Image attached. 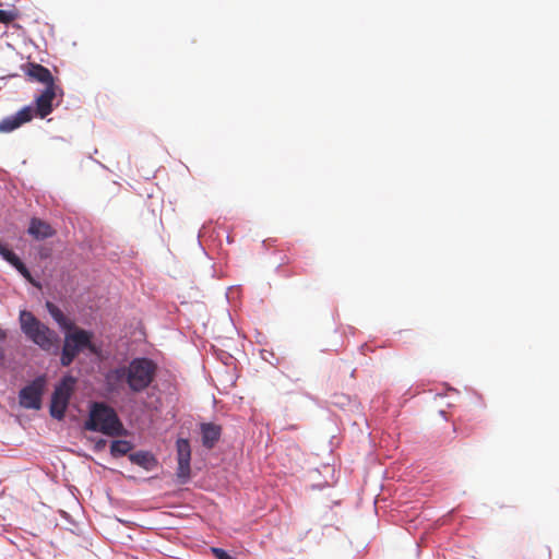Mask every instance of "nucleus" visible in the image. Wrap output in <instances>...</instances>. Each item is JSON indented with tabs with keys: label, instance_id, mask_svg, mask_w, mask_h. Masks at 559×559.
I'll return each instance as SVG.
<instances>
[{
	"label": "nucleus",
	"instance_id": "obj_13",
	"mask_svg": "<svg viewBox=\"0 0 559 559\" xmlns=\"http://www.w3.org/2000/svg\"><path fill=\"white\" fill-rule=\"evenodd\" d=\"M129 459L132 463L145 468L146 471L153 469L156 465L154 456L146 451L131 453Z\"/></svg>",
	"mask_w": 559,
	"mask_h": 559
},
{
	"label": "nucleus",
	"instance_id": "obj_8",
	"mask_svg": "<svg viewBox=\"0 0 559 559\" xmlns=\"http://www.w3.org/2000/svg\"><path fill=\"white\" fill-rule=\"evenodd\" d=\"M58 93L62 95V91L58 85H49L35 98L36 109L35 112L40 118H45L52 111V100L57 97Z\"/></svg>",
	"mask_w": 559,
	"mask_h": 559
},
{
	"label": "nucleus",
	"instance_id": "obj_14",
	"mask_svg": "<svg viewBox=\"0 0 559 559\" xmlns=\"http://www.w3.org/2000/svg\"><path fill=\"white\" fill-rule=\"evenodd\" d=\"M106 381L111 386L117 385V384L121 383L122 381L128 382V368L120 367V368L110 370L106 376Z\"/></svg>",
	"mask_w": 559,
	"mask_h": 559
},
{
	"label": "nucleus",
	"instance_id": "obj_20",
	"mask_svg": "<svg viewBox=\"0 0 559 559\" xmlns=\"http://www.w3.org/2000/svg\"><path fill=\"white\" fill-rule=\"evenodd\" d=\"M20 273L21 275L27 280L29 283L34 284V280L28 271V269L25 266V264L20 260V258L17 259L16 262H14L12 264Z\"/></svg>",
	"mask_w": 559,
	"mask_h": 559
},
{
	"label": "nucleus",
	"instance_id": "obj_16",
	"mask_svg": "<svg viewBox=\"0 0 559 559\" xmlns=\"http://www.w3.org/2000/svg\"><path fill=\"white\" fill-rule=\"evenodd\" d=\"M33 108L31 106H26L19 110L14 117L20 123V126H22L23 123L28 122L33 119Z\"/></svg>",
	"mask_w": 559,
	"mask_h": 559
},
{
	"label": "nucleus",
	"instance_id": "obj_18",
	"mask_svg": "<svg viewBox=\"0 0 559 559\" xmlns=\"http://www.w3.org/2000/svg\"><path fill=\"white\" fill-rule=\"evenodd\" d=\"M0 254L1 257L8 261L11 265L17 261L19 257L9 248L0 242Z\"/></svg>",
	"mask_w": 559,
	"mask_h": 559
},
{
	"label": "nucleus",
	"instance_id": "obj_4",
	"mask_svg": "<svg viewBox=\"0 0 559 559\" xmlns=\"http://www.w3.org/2000/svg\"><path fill=\"white\" fill-rule=\"evenodd\" d=\"M76 379L72 376H64L56 385L51 395L50 416L58 420H62L66 415L70 399L74 392Z\"/></svg>",
	"mask_w": 559,
	"mask_h": 559
},
{
	"label": "nucleus",
	"instance_id": "obj_2",
	"mask_svg": "<svg viewBox=\"0 0 559 559\" xmlns=\"http://www.w3.org/2000/svg\"><path fill=\"white\" fill-rule=\"evenodd\" d=\"M85 429L102 432L110 437L120 436L123 432L122 423L116 411L105 403L99 402L92 404L88 419L85 423Z\"/></svg>",
	"mask_w": 559,
	"mask_h": 559
},
{
	"label": "nucleus",
	"instance_id": "obj_1",
	"mask_svg": "<svg viewBox=\"0 0 559 559\" xmlns=\"http://www.w3.org/2000/svg\"><path fill=\"white\" fill-rule=\"evenodd\" d=\"M20 324L22 332L34 344L45 352H57L59 348V335L39 321L31 311L20 312Z\"/></svg>",
	"mask_w": 559,
	"mask_h": 559
},
{
	"label": "nucleus",
	"instance_id": "obj_11",
	"mask_svg": "<svg viewBox=\"0 0 559 559\" xmlns=\"http://www.w3.org/2000/svg\"><path fill=\"white\" fill-rule=\"evenodd\" d=\"M28 234L37 240H44L55 236L56 230L47 222L34 217L31 219Z\"/></svg>",
	"mask_w": 559,
	"mask_h": 559
},
{
	"label": "nucleus",
	"instance_id": "obj_7",
	"mask_svg": "<svg viewBox=\"0 0 559 559\" xmlns=\"http://www.w3.org/2000/svg\"><path fill=\"white\" fill-rule=\"evenodd\" d=\"M191 447L188 439H177V484H187L191 478Z\"/></svg>",
	"mask_w": 559,
	"mask_h": 559
},
{
	"label": "nucleus",
	"instance_id": "obj_10",
	"mask_svg": "<svg viewBox=\"0 0 559 559\" xmlns=\"http://www.w3.org/2000/svg\"><path fill=\"white\" fill-rule=\"evenodd\" d=\"M25 73L31 80L43 83L45 87L57 85L50 70L39 63H28Z\"/></svg>",
	"mask_w": 559,
	"mask_h": 559
},
{
	"label": "nucleus",
	"instance_id": "obj_22",
	"mask_svg": "<svg viewBox=\"0 0 559 559\" xmlns=\"http://www.w3.org/2000/svg\"><path fill=\"white\" fill-rule=\"evenodd\" d=\"M212 552L216 559H235L234 557H231L227 551H225L222 548L213 547Z\"/></svg>",
	"mask_w": 559,
	"mask_h": 559
},
{
	"label": "nucleus",
	"instance_id": "obj_15",
	"mask_svg": "<svg viewBox=\"0 0 559 559\" xmlns=\"http://www.w3.org/2000/svg\"><path fill=\"white\" fill-rule=\"evenodd\" d=\"M132 445L127 440H115L111 442L110 452L114 456L126 455Z\"/></svg>",
	"mask_w": 559,
	"mask_h": 559
},
{
	"label": "nucleus",
	"instance_id": "obj_24",
	"mask_svg": "<svg viewBox=\"0 0 559 559\" xmlns=\"http://www.w3.org/2000/svg\"><path fill=\"white\" fill-rule=\"evenodd\" d=\"M3 356V350L2 348L0 347V358Z\"/></svg>",
	"mask_w": 559,
	"mask_h": 559
},
{
	"label": "nucleus",
	"instance_id": "obj_21",
	"mask_svg": "<svg viewBox=\"0 0 559 559\" xmlns=\"http://www.w3.org/2000/svg\"><path fill=\"white\" fill-rule=\"evenodd\" d=\"M17 17L15 11L12 10H1L0 9V23L10 24Z\"/></svg>",
	"mask_w": 559,
	"mask_h": 559
},
{
	"label": "nucleus",
	"instance_id": "obj_3",
	"mask_svg": "<svg viewBox=\"0 0 559 559\" xmlns=\"http://www.w3.org/2000/svg\"><path fill=\"white\" fill-rule=\"evenodd\" d=\"M155 365L147 358H135L128 367V384L132 391L139 392L147 388L155 374Z\"/></svg>",
	"mask_w": 559,
	"mask_h": 559
},
{
	"label": "nucleus",
	"instance_id": "obj_6",
	"mask_svg": "<svg viewBox=\"0 0 559 559\" xmlns=\"http://www.w3.org/2000/svg\"><path fill=\"white\" fill-rule=\"evenodd\" d=\"M46 384V377L39 376L21 389L19 393L20 405L26 409H40Z\"/></svg>",
	"mask_w": 559,
	"mask_h": 559
},
{
	"label": "nucleus",
	"instance_id": "obj_23",
	"mask_svg": "<svg viewBox=\"0 0 559 559\" xmlns=\"http://www.w3.org/2000/svg\"><path fill=\"white\" fill-rule=\"evenodd\" d=\"M84 348H87L93 354H97V348H96L95 344L92 343V338H90L88 345H84Z\"/></svg>",
	"mask_w": 559,
	"mask_h": 559
},
{
	"label": "nucleus",
	"instance_id": "obj_9",
	"mask_svg": "<svg viewBox=\"0 0 559 559\" xmlns=\"http://www.w3.org/2000/svg\"><path fill=\"white\" fill-rule=\"evenodd\" d=\"M222 426L214 423L200 424L201 441L204 448L213 449L222 436Z\"/></svg>",
	"mask_w": 559,
	"mask_h": 559
},
{
	"label": "nucleus",
	"instance_id": "obj_12",
	"mask_svg": "<svg viewBox=\"0 0 559 559\" xmlns=\"http://www.w3.org/2000/svg\"><path fill=\"white\" fill-rule=\"evenodd\" d=\"M46 309L49 314L53 318V320L62 328L63 330L70 331L73 329V323L64 316V313L51 301L46 302Z\"/></svg>",
	"mask_w": 559,
	"mask_h": 559
},
{
	"label": "nucleus",
	"instance_id": "obj_17",
	"mask_svg": "<svg viewBox=\"0 0 559 559\" xmlns=\"http://www.w3.org/2000/svg\"><path fill=\"white\" fill-rule=\"evenodd\" d=\"M21 127L14 116L8 117L0 122L1 132H11Z\"/></svg>",
	"mask_w": 559,
	"mask_h": 559
},
{
	"label": "nucleus",
	"instance_id": "obj_19",
	"mask_svg": "<svg viewBox=\"0 0 559 559\" xmlns=\"http://www.w3.org/2000/svg\"><path fill=\"white\" fill-rule=\"evenodd\" d=\"M20 273L21 275L27 280L29 283L34 284V280L28 271V269L25 266V264L20 260V258L17 259L16 262H14L12 264Z\"/></svg>",
	"mask_w": 559,
	"mask_h": 559
},
{
	"label": "nucleus",
	"instance_id": "obj_5",
	"mask_svg": "<svg viewBox=\"0 0 559 559\" xmlns=\"http://www.w3.org/2000/svg\"><path fill=\"white\" fill-rule=\"evenodd\" d=\"M92 336L93 334L91 332L83 329H75L74 332L67 334L61 352L60 364L63 367L70 366L78 354L84 349V345L90 344Z\"/></svg>",
	"mask_w": 559,
	"mask_h": 559
}]
</instances>
